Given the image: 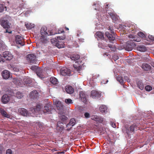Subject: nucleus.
Wrapping results in <instances>:
<instances>
[{
  "mask_svg": "<svg viewBox=\"0 0 154 154\" xmlns=\"http://www.w3.org/2000/svg\"><path fill=\"white\" fill-rule=\"evenodd\" d=\"M57 154H64V152L63 151L57 152Z\"/></svg>",
  "mask_w": 154,
  "mask_h": 154,
  "instance_id": "nucleus-63",
  "label": "nucleus"
},
{
  "mask_svg": "<svg viewBox=\"0 0 154 154\" xmlns=\"http://www.w3.org/2000/svg\"><path fill=\"white\" fill-rule=\"evenodd\" d=\"M128 37L130 38H132L133 39V40L134 39V38H135V36L133 35H128Z\"/></svg>",
  "mask_w": 154,
  "mask_h": 154,
  "instance_id": "nucleus-58",
  "label": "nucleus"
},
{
  "mask_svg": "<svg viewBox=\"0 0 154 154\" xmlns=\"http://www.w3.org/2000/svg\"><path fill=\"white\" fill-rule=\"evenodd\" d=\"M59 117L62 120L63 123L66 124V121L67 119L68 118L64 114V112H60L59 113Z\"/></svg>",
  "mask_w": 154,
  "mask_h": 154,
  "instance_id": "nucleus-16",
  "label": "nucleus"
},
{
  "mask_svg": "<svg viewBox=\"0 0 154 154\" xmlns=\"http://www.w3.org/2000/svg\"><path fill=\"white\" fill-rule=\"evenodd\" d=\"M3 57L6 60H10L13 57L12 55L8 51H5L3 53Z\"/></svg>",
  "mask_w": 154,
  "mask_h": 154,
  "instance_id": "nucleus-11",
  "label": "nucleus"
},
{
  "mask_svg": "<svg viewBox=\"0 0 154 154\" xmlns=\"http://www.w3.org/2000/svg\"><path fill=\"white\" fill-rule=\"evenodd\" d=\"M25 26L27 29H30L34 27L33 25L30 23H25Z\"/></svg>",
  "mask_w": 154,
  "mask_h": 154,
  "instance_id": "nucleus-35",
  "label": "nucleus"
},
{
  "mask_svg": "<svg viewBox=\"0 0 154 154\" xmlns=\"http://www.w3.org/2000/svg\"><path fill=\"white\" fill-rule=\"evenodd\" d=\"M92 120L95 121L97 123H102L103 121V119L101 117L97 115H94L91 116Z\"/></svg>",
  "mask_w": 154,
  "mask_h": 154,
  "instance_id": "nucleus-7",
  "label": "nucleus"
},
{
  "mask_svg": "<svg viewBox=\"0 0 154 154\" xmlns=\"http://www.w3.org/2000/svg\"><path fill=\"white\" fill-rule=\"evenodd\" d=\"M138 36L141 38H143L145 37V35L143 32H139L137 34Z\"/></svg>",
  "mask_w": 154,
  "mask_h": 154,
  "instance_id": "nucleus-44",
  "label": "nucleus"
},
{
  "mask_svg": "<svg viewBox=\"0 0 154 154\" xmlns=\"http://www.w3.org/2000/svg\"><path fill=\"white\" fill-rule=\"evenodd\" d=\"M133 40L136 41V42H140V38H136L135 37V38H134Z\"/></svg>",
  "mask_w": 154,
  "mask_h": 154,
  "instance_id": "nucleus-54",
  "label": "nucleus"
},
{
  "mask_svg": "<svg viewBox=\"0 0 154 154\" xmlns=\"http://www.w3.org/2000/svg\"><path fill=\"white\" fill-rule=\"evenodd\" d=\"M100 111L102 113H106L107 112V107L104 105H102L99 108Z\"/></svg>",
  "mask_w": 154,
  "mask_h": 154,
  "instance_id": "nucleus-26",
  "label": "nucleus"
},
{
  "mask_svg": "<svg viewBox=\"0 0 154 154\" xmlns=\"http://www.w3.org/2000/svg\"><path fill=\"white\" fill-rule=\"evenodd\" d=\"M124 48V45L123 46H122V45H118L116 46V48H117L119 50H122V49Z\"/></svg>",
  "mask_w": 154,
  "mask_h": 154,
  "instance_id": "nucleus-48",
  "label": "nucleus"
},
{
  "mask_svg": "<svg viewBox=\"0 0 154 154\" xmlns=\"http://www.w3.org/2000/svg\"><path fill=\"white\" fill-rule=\"evenodd\" d=\"M135 44L133 42H128L124 45V48L126 51H131L135 47Z\"/></svg>",
  "mask_w": 154,
  "mask_h": 154,
  "instance_id": "nucleus-2",
  "label": "nucleus"
},
{
  "mask_svg": "<svg viewBox=\"0 0 154 154\" xmlns=\"http://www.w3.org/2000/svg\"><path fill=\"white\" fill-rule=\"evenodd\" d=\"M50 82L53 85H56L57 83V79L54 77H52L50 79Z\"/></svg>",
  "mask_w": 154,
  "mask_h": 154,
  "instance_id": "nucleus-28",
  "label": "nucleus"
},
{
  "mask_svg": "<svg viewBox=\"0 0 154 154\" xmlns=\"http://www.w3.org/2000/svg\"><path fill=\"white\" fill-rule=\"evenodd\" d=\"M2 61L3 62H4V60H3V57L1 54H0V62Z\"/></svg>",
  "mask_w": 154,
  "mask_h": 154,
  "instance_id": "nucleus-59",
  "label": "nucleus"
},
{
  "mask_svg": "<svg viewBox=\"0 0 154 154\" xmlns=\"http://www.w3.org/2000/svg\"><path fill=\"white\" fill-rule=\"evenodd\" d=\"M27 60L29 61L31 63H35L36 60V56L32 54H28L26 57Z\"/></svg>",
  "mask_w": 154,
  "mask_h": 154,
  "instance_id": "nucleus-8",
  "label": "nucleus"
},
{
  "mask_svg": "<svg viewBox=\"0 0 154 154\" xmlns=\"http://www.w3.org/2000/svg\"><path fill=\"white\" fill-rule=\"evenodd\" d=\"M57 38H58L59 39L61 40H63L64 38V37H63L59 36V37H57Z\"/></svg>",
  "mask_w": 154,
  "mask_h": 154,
  "instance_id": "nucleus-60",
  "label": "nucleus"
},
{
  "mask_svg": "<svg viewBox=\"0 0 154 154\" xmlns=\"http://www.w3.org/2000/svg\"><path fill=\"white\" fill-rule=\"evenodd\" d=\"M80 58V56L78 54H72L70 57V58L73 60H79Z\"/></svg>",
  "mask_w": 154,
  "mask_h": 154,
  "instance_id": "nucleus-27",
  "label": "nucleus"
},
{
  "mask_svg": "<svg viewBox=\"0 0 154 154\" xmlns=\"http://www.w3.org/2000/svg\"><path fill=\"white\" fill-rule=\"evenodd\" d=\"M42 106L40 104H37L35 107L36 111H39L42 108Z\"/></svg>",
  "mask_w": 154,
  "mask_h": 154,
  "instance_id": "nucleus-43",
  "label": "nucleus"
},
{
  "mask_svg": "<svg viewBox=\"0 0 154 154\" xmlns=\"http://www.w3.org/2000/svg\"><path fill=\"white\" fill-rule=\"evenodd\" d=\"M13 82L16 85L21 86V83L18 79H14Z\"/></svg>",
  "mask_w": 154,
  "mask_h": 154,
  "instance_id": "nucleus-40",
  "label": "nucleus"
},
{
  "mask_svg": "<svg viewBox=\"0 0 154 154\" xmlns=\"http://www.w3.org/2000/svg\"><path fill=\"white\" fill-rule=\"evenodd\" d=\"M15 41L17 44L23 46L25 45V43L23 38L20 35H17L15 37Z\"/></svg>",
  "mask_w": 154,
  "mask_h": 154,
  "instance_id": "nucleus-3",
  "label": "nucleus"
},
{
  "mask_svg": "<svg viewBox=\"0 0 154 154\" xmlns=\"http://www.w3.org/2000/svg\"><path fill=\"white\" fill-rule=\"evenodd\" d=\"M96 35L100 39H104L103 34L100 32H97L96 33Z\"/></svg>",
  "mask_w": 154,
  "mask_h": 154,
  "instance_id": "nucleus-31",
  "label": "nucleus"
},
{
  "mask_svg": "<svg viewBox=\"0 0 154 154\" xmlns=\"http://www.w3.org/2000/svg\"><path fill=\"white\" fill-rule=\"evenodd\" d=\"M148 38L149 39L154 41V36L149 35L148 36Z\"/></svg>",
  "mask_w": 154,
  "mask_h": 154,
  "instance_id": "nucleus-51",
  "label": "nucleus"
},
{
  "mask_svg": "<svg viewBox=\"0 0 154 154\" xmlns=\"http://www.w3.org/2000/svg\"><path fill=\"white\" fill-rule=\"evenodd\" d=\"M23 94L19 91L17 92L16 94V97L19 99H21L23 97Z\"/></svg>",
  "mask_w": 154,
  "mask_h": 154,
  "instance_id": "nucleus-37",
  "label": "nucleus"
},
{
  "mask_svg": "<svg viewBox=\"0 0 154 154\" xmlns=\"http://www.w3.org/2000/svg\"><path fill=\"white\" fill-rule=\"evenodd\" d=\"M117 80L118 81H119V82L122 85L124 84V81L123 79V78L121 76H118L117 77Z\"/></svg>",
  "mask_w": 154,
  "mask_h": 154,
  "instance_id": "nucleus-32",
  "label": "nucleus"
},
{
  "mask_svg": "<svg viewBox=\"0 0 154 154\" xmlns=\"http://www.w3.org/2000/svg\"><path fill=\"white\" fill-rule=\"evenodd\" d=\"M54 103L57 107V109L60 111V112H62V111L64 110V108L63 106L60 101L56 100L54 102Z\"/></svg>",
  "mask_w": 154,
  "mask_h": 154,
  "instance_id": "nucleus-12",
  "label": "nucleus"
},
{
  "mask_svg": "<svg viewBox=\"0 0 154 154\" xmlns=\"http://www.w3.org/2000/svg\"><path fill=\"white\" fill-rule=\"evenodd\" d=\"M9 100V96L6 94L4 95L2 97V101L4 103H7Z\"/></svg>",
  "mask_w": 154,
  "mask_h": 154,
  "instance_id": "nucleus-18",
  "label": "nucleus"
},
{
  "mask_svg": "<svg viewBox=\"0 0 154 154\" xmlns=\"http://www.w3.org/2000/svg\"><path fill=\"white\" fill-rule=\"evenodd\" d=\"M56 45L57 47L59 48H60L62 47L61 46H60L58 43Z\"/></svg>",
  "mask_w": 154,
  "mask_h": 154,
  "instance_id": "nucleus-62",
  "label": "nucleus"
},
{
  "mask_svg": "<svg viewBox=\"0 0 154 154\" xmlns=\"http://www.w3.org/2000/svg\"><path fill=\"white\" fill-rule=\"evenodd\" d=\"M60 73L62 75L66 76L69 75L70 73V71L69 69L66 67H63L61 69Z\"/></svg>",
  "mask_w": 154,
  "mask_h": 154,
  "instance_id": "nucleus-6",
  "label": "nucleus"
},
{
  "mask_svg": "<svg viewBox=\"0 0 154 154\" xmlns=\"http://www.w3.org/2000/svg\"><path fill=\"white\" fill-rule=\"evenodd\" d=\"M130 129L131 131L133 132L135 130L137 129V126L135 124H133L131 125L130 127Z\"/></svg>",
  "mask_w": 154,
  "mask_h": 154,
  "instance_id": "nucleus-33",
  "label": "nucleus"
},
{
  "mask_svg": "<svg viewBox=\"0 0 154 154\" xmlns=\"http://www.w3.org/2000/svg\"><path fill=\"white\" fill-rule=\"evenodd\" d=\"M30 110L33 113L35 114L37 111H36V109L35 107L31 108Z\"/></svg>",
  "mask_w": 154,
  "mask_h": 154,
  "instance_id": "nucleus-49",
  "label": "nucleus"
},
{
  "mask_svg": "<svg viewBox=\"0 0 154 154\" xmlns=\"http://www.w3.org/2000/svg\"><path fill=\"white\" fill-rule=\"evenodd\" d=\"M124 79L125 80L128 82V81H129V78L128 77V76H125L124 77Z\"/></svg>",
  "mask_w": 154,
  "mask_h": 154,
  "instance_id": "nucleus-57",
  "label": "nucleus"
},
{
  "mask_svg": "<svg viewBox=\"0 0 154 154\" xmlns=\"http://www.w3.org/2000/svg\"><path fill=\"white\" fill-rule=\"evenodd\" d=\"M109 29H110L112 34H113V35L110 34L109 32H105V35L107 37L110 41H112L114 40L115 39V37L114 35V32L112 31L113 30H112L111 29L110 27H109Z\"/></svg>",
  "mask_w": 154,
  "mask_h": 154,
  "instance_id": "nucleus-4",
  "label": "nucleus"
},
{
  "mask_svg": "<svg viewBox=\"0 0 154 154\" xmlns=\"http://www.w3.org/2000/svg\"><path fill=\"white\" fill-rule=\"evenodd\" d=\"M116 152L115 149L113 146L110 147L109 152L108 154H115Z\"/></svg>",
  "mask_w": 154,
  "mask_h": 154,
  "instance_id": "nucleus-36",
  "label": "nucleus"
},
{
  "mask_svg": "<svg viewBox=\"0 0 154 154\" xmlns=\"http://www.w3.org/2000/svg\"><path fill=\"white\" fill-rule=\"evenodd\" d=\"M110 15L113 20V22L115 23L116 22V16L115 15L112 13H110Z\"/></svg>",
  "mask_w": 154,
  "mask_h": 154,
  "instance_id": "nucleus-41",
  "label": "nucleus"
},
{
  "mask_svg": "<svg viewBox=\"0 0 154 154\" xmlns=\"http://www.w3.org/2000/svg\"><path fill=\"white\" fill-rule=\"evenodd\" d=\"M13 70L14 71L16 72H18L19 70V69L18 68L15 67H14L13 68Z\"/></svg>",
  "mask_w": 154,
  "mask_h": 154,
  "instance_id": "nucleus-55",
  "label": "nucleus"
},
{
  "mask_svg": "<svg viewBox=\"0 0 154 154\" xmlns=\"http://www.w3.org/2000/svg\"><path fill=\"white\" fill-rule=\"evenodd\" d=\"M38 94V92L34 90L30 92L29 96L30 98L34 99L37 98Z\"/></svg>",
  "mask_w": 154,
  "mask_h": 154,
  "instance_id": "nucleus-17",
  "label": "nucleus"
},
{
  "mask_svg": "<svg viewBox=\"0 0 154 154\" xmlns=\"http://www.w3.org/2000/svg\"><path fill=\"white\" fill-rule=\"evenodd\" d=\"M4 10H6V7L3 4H0V12H2Z\"/></svg>",
  "mask_w": 154,
  "mask_h": 154,
  "instance_id": "nucleus-38",
  "label": "nucleus"
},
{
  "mask_svg": "<svg viewBox=\"0 0 154 154\" xmlns=\"http://www.w3.org/2000/svg\"><path fill=\"white\" fill-rule=\"evenodd\" d=\"M47 28L46 27H42L40 30L41 36L40 37V41L43 43H47L48 42L47 36L48 35H54L51 31H48V32L46 31Z\"/></svg>",
  "mask_w": 154,
  "mask_h": 154,
  "instance_id": "nucleus-1",
  "label": "nucleus"
},
{
  "mask_svg": "<svg viewBox=\"0 0 154 154\" xmlns=\"http://www.w3.org/2000/svg\"><path fill=\"white\" fill-rule=\"evenodd\" d=\"M36 74L40 78H45V76L43 75L42 74V73L39 71H37L36 72Z\"/></svg>",
  "mask_w": 154,
  "mask_h": 154,
  "instance_id": "nucleus-45",
  "label": "nucleus"
},
{
  "mask_svg": "<svg viewBox=\"0 0 154 154\" xmlns=\"http://www.w3.org/2000/svg\"><path fill=\"white\" fill-rule=\"evenodd\" d=\"M91 96L92 98H96L99 97L100 95L99 93L97 91L93 90L91 91Z\"/></svg>",
  "mask_w": 154,
  "mask_h": 154,
  "instance_id": "nucleus-22",
  "label": "nucleus"
},
{
  "mask_svg": "<svg viewBox=\"0 0 154 154\" xmlns=\"http://www.w3.org/2000/svg\"><path fill=\"white\" fill-rule=\"evenodd\" d=\"M137 85L139 88L141 90H143L144 88V86L143 84L140 81L137 82Z\"/></svg>",
  "mask_w": 154,
  "mask_h": 154,
  "instance_id": "nucleus-39",
  "label": "nucleus"
},
{
  "mask_svg": "<svg viewBox=\"0 0 154 154\" xmlns=\"http://www.w3.org/2000/svg\"><path fill=\"white\" fill-rule=\"evenodd\" d=\"M142 67L145 71H149L151 69V66L148 64L144 63L142 65Z\"/></svg>",
  "mask_w": 154,
  "mask_h": 154,
  "instance_id": "nucleus-24",
  "label": "nucleus"
},
{
  "mask_svg": "<svg viewBox=\"0 0 154 154\" xmlns=\"http://www.w3.org/2000/svg\"><path fill=\"white\" fill-rule=\"evenodd\" d=\"M3 149V147L2 146L0 145V154H2V151Z\"/></svg>",
  "mask_w": 154,
  "mask_h": 154,
  "instance_id": "nucleus-56",
  "label": "nucleus"
},
{
  "mask_svg": "<svg viewBox=\"0 0 154 154\" xmlns=\"http://www.w3.org/2000/svg\"><path fill=\"white\" fill-rule=\"evenodd\" d=\"M18 112L20 114L23 116H27L29 115L28 112L24 108H20L18 109Z\"/></svg>",
  "mask_w": 154,
  "mask_h": 154,
  "instance_id": "nucleus-9",
  "label": "nucleus"
},
{
  "mask_svg": "<svg viewBox=\"0 0 154 154\" xmlns=\"http://www.w3.org/2000/svg\"><path fill=\"white\" fill-rule=\"evenodd\" d=\"M6 154H12L11 150L10 149H7L6 151Z\"/></svg>",
  "mask_w": 154,
  "mask_h": 154,
  "instance_id": "nucleus-52",
  "label": "nucleus"
},
{
  "mask_svg": "<svg viewBox=\"0 0 154 154\" xmlns=\"http://www.w3.org/2000/svg\"><path fill=\"white\" fill-rule=\"evenodd\" d=\"M65 90L66 92L68 94H72L74 91L73 88L71 86L68 85L66 86Z\"/></svg>",
  "mask_w": 154,
  "mask_h": 154,
  "instance_id": "nucleus-23",
  "label": "nucleus"
},
{
  "mask_svg": "<svg viewBox=\"0 0 154 154\" xmlns=\"http://www.w3.org/2000/svg\"><path fill=\"white\" fill-rule=\"evenodd\" d=\"M2 76L3 78L5 79H7L10 76L9 72L7 70H5L2 72Z\"/></svg>",
  "mask_w": 154,
  "mask_h": 154,
  "instance_id": "nucleus-19",
  "label": "nucleus"
},
{
  "mask_svg": "<svg viewBox=\"0 0 154 154\" xmlns=\"http://www.w3.org/2000/svg\"><path fill=\"white\" fill-rule=\"evenodd\" d=\"M0 112L2 115L3 117L8 118H10V116L8 114L7 112L2 109H0Z\"/></svg>",
  "mask_w": 154,
  "mask_h": 154,
  "instance_id": "nucleus-25",
  "label": "nucleus"
},
{
  "mask_svg": "<svg viewBox=\"0 0 154 154\" xmlns=\"http://www.w3.org/2000/svg\"><path fill=\"white\" fill-rule=\"evenodd\" d=\"M1 25L4 28L8 29L10 28V26L8 23V21L7 20L3 19L0 21Z\"/></svg>",
  "mask_w": 154,
  "mask_h": 154,
  "instance_id": "nucleus-10",
  "label": "nucleus"
},
{
  "mask_svg": "<svg viewBox=\"0 0 154 154\" xmlns=\"http://www.w3.org/2000/svg\"><path fill=\"white\" fill-rule=\"evenodd\" d=\"M109 47L111 48L112 52H111L110 54H112V61L113 62V60L114 61H116V57L115 56V53L114 52L116 51V47L115 46L112 47V45H109Z\"/></svg>",
  "mask_w": 154,
  "mask_h": 154,
  "instance_id": "nucleus-13",
  "label": "nucleus"
},
{
  "mask_svg": "<svg viewBox=\"0 0 154 154\" xmlns=\"http://www.w3.org/2000/svg\"><path fill=\"white\" fill-rule=\"evenodd\" d=\"M110 124L112 127L114 128H116V124L114 122H110Z\"/></svg>",
  "mask_w": 154,
  "mask_h": 154,
  "instance_id": "nucleus-53",
  "label": "nucleus"
},
{
  "mask_svg": "<svg viewBox=\"0 0 154 154\" xmlns=\"http://www.w3.org/2000/svg\"><path fill=\"white\" fill-rule=\"evenodd\" d=\"M65 102L67 104L72 103V100L70 99H66L65 100Z\"/></svg>",
  "mask_w": 154,
  "mask_h": 154,
  "instance_id": "nucleus-47",
  "label": "nucleus"
},
{
  "mask_svg": "<svg viewBox=\"0 0 154 154\" xmlns=\"http://www.w3.org/2000/svg\"><path fill=\"white\" fill-rule=\"evenodd\" d=\"M125 27H126V26H125L124 25L119 24V27L117 28V29L118 30H119L120 31H121L122 32H123L124 33L126 32Z\"/></svg>",
  "mask_w": 154,
  "mask_h": 154,
  "instance_id": "nucleus-29",
  "label": "nucleus"
},
{
  "mask_svg": "<svg viewBox=\"0 0 154 154\" xmlns=\"http://www.w3.org/2000/svg\"><path fill=\"white\" fill-rule=\"evenodd\" d=\"M81 62V61L78 60L75 62L76 64H74L73 65V67L77 71H80L82 68V66L80 65Z\"/></svg>",
  "mask_w": 154,
  "mask_h": 154,
  "instance_id": "nucleus-14",
  "label": "nucleus"
},
{
  "mask_svg": "<svg viewBox=\"0 0 154 154\" xmlns=\"http://www.w3.org/2000/svg\"><path fill=\"white\" fill-rule=\"evenodd\" d=\"M53 109V107H52L51 103H49L46 104L45 106L43 111L44 113H51V111Z\"/></svg>",
  "mask_w": 154,
  "mask_h": 154,
  "instance_id": "nucleus-5",
  "label": "nucleus"
},
{
  "mask_svg": "<svg viewBox=\"0 0 154 154\" xmlns=\"http://www.w3.org/2000/svg\"><path fill=\"white\" fill-rule=\"evenodd\" d=\"M99 75H95V76H93V77L94 78V79H96L97 78L99 77Z\"/></svg>",
  "mask_w": 154,
  "mask_h": 154,
  "instance_id": "nucleus-61",
  "label": "nucleus"
},
{
  "mask_svg": "<svg viewBox=\"0 0 154 154\" xmlns=\"http://www.w3.org/2000/svg\"><path fill=\"white\" fill-rule=\"evenodd\" d=\"M119 20L120 19L119 17L117 16V15H116V20L117 21V20H119V21H120Z\"/></svg>",
  "mask_w": 154,
  "mask_h": 154,
  "instance_id": "nucleus-64",
  "label": "nucleus"
},
{
  "mask_svg": "<svg viewBox=\"0 0 154 154\" xmlns=\"http://www.w3.org/2000/svg\"><path fill=\"white\" fill-rule=\"evenodd\" d=\"M75 120L74 119H72L70 120L69 123L67 124L66 125V127H68L69 126H71L70 128L67 129V131L69 130L72 127L75 125Z\"/></svg>",
  "mask_w": 154,
  "mask_h": 154,
  "instance_id": "nucleus-21",
  "label": "nucleus"
},
{
  "mask_svg": "<svg viewBox=\"0 0 154 154\" xmlns=\"http://www.w3.org/2000/svg\"><path fill=\"white\" fill-rule=\"evenodd\" d=\"M137 50L144 52L146 51V48L144 45H140L137 47Z\"/></svg>",
  "mask_w": 154,
  "mask_h": 154,
  "instance_id": "nucleus-30",
  "label": "nucleus"
},
{
  "mask_svg": "<svg viewBox=\"0 0 154 154\" xmlns=\"http://www.w3.org/2000/svg\"><path fill=\"white\" fill-rule=\"evenodd\" d=\"M36 126H38V127L40 128H42L43 127V124L42 123H41L40 122H36V123L35 124Z\"/></svg>",
  "mask_w": 154,
  "mask_h": 154,
  "instance_id": "nucleus-42",
  "label": "nucleus"
},
{
  "mask_svg": "<svg viewBox=\"0 0 154 154\" xmlns=\"http://www.w3.org/2000/svg\"><path fill=\"white\" fill-rule=\"evenodd\" d=\"M80 97L81 98L82 101L84 103H85L86 102V96L85 93L83 91L80 92Z\"/></svg>",
  "mask_w": 154,
  "mask_h": 154,
  "instance_id": "nucleus-20",
  "label": "nucleus"
},
{
  "mask_svg": "<svg viewBox=\"0 0 154 154\" xmlns=\"http://www.w3.org/2000/svg\"><path fill=\"white\" fill-rule=\"evenodd\" d=\"M145 89L146 91H150L152 89V88L150 86L146 85L145 87Z\"/></svg>",
  "mask_w": 154,
  "mask_h": 154,
  "instance_id": "nucleus-46",
  "label": "nucleus"
},
{
  "mask_svg": "<svg viewBox=\"0 0 154 154\" xmlns=\"http://www.w3.org/2000/svg\"><path fill=\"white\" fill-rule=\"evenodd\" d=\"M24 80L26 84H30L32 82V80L30 78L26 77L24 79Z\"/></svg>",
  "mask_w": 154,
  "mask_h": 154,
  "instance_id": "nucleus-34",
  "label": "nucleus"
},
{
  "mask_svg": "<svg viewBox=\"0 0 154 154\" xmlns=\"http://www.w3.org/2000/svg\"><path fill=\"white\" fill-rule=\"evenodd\" d=\"M84 116H85V118H88L90 117V114L88 112H85L84 114Z\"/></svg>",
  "mask_w": 154,
  "mask_h": 154,
  "instance_id": "nucleus-50",
  "label": "nucleus"
},
{
  "mask_svg": "<svg viewBox=\"0 0 154 154\" xmlns=\"http://www.w3.org/2000/svg\"><path fill=\"white\" fill-rule=\"evenodd\" d=\"M63 123L59 121L57 122L56 129L58 132L61 131L63 129Z\"/></svg>",
  "mask_w": 154,
  "mask_h": 154,
  "instance_id": "nucleus-15",
  "label": "nucleus"
}]
</instances>
